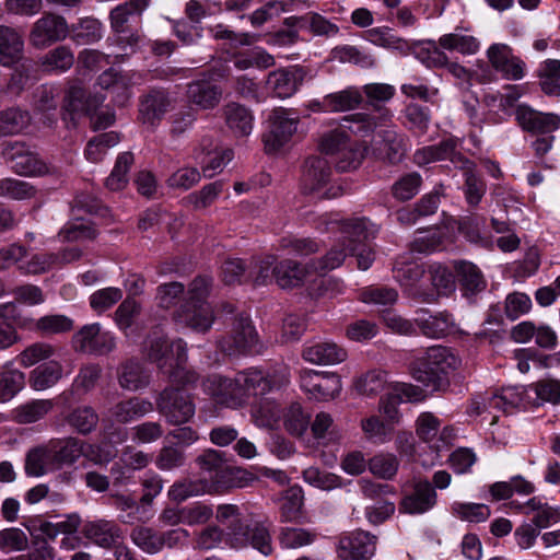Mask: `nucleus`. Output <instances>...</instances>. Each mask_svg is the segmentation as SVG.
Segmentation results:
<instances>
[{"instance_id": "obj_1", "label": "nucleus", "mask_w": 560, "mask_h": 560, "mask_svg": "<svg viewBox=\"0 0 560 560\" xmlns=\"http://www.w3.org/2000/svg\"><path fill=\"white\" fill-rule=\"evenodd\" d=\"M202 386L219 404L231 408L243 406L250 396L259 397L252 405V417L258 427L272 428L281 418L280 406L273 399L264 397L271 385L261 371L240 372L234 378L212 374L202 382Z\"/></svg>"}, {"instance_id": "obj_2", "label": "nucleus", "mask_w": 560, "mask_h": 560, "mask_svg": "<svg viewBox=\"0 0 560 560\" xmlns=\"http://www.w3.org/2000/svg\"><path fill=\"white\" fill-rule=\"evenodd\" d=\"M200 477L211 492L222 493L233 488H243L254 480L253 474L229 464L225 453L208 448L195 459Z\"/></svg>"}, {"instance_id": "obj_3", "label": "nucleus", "mask_w": 560, "mask_h": 560, "mask_svg": "<svg viewBox=\"0 0 560 560\" xmlns=\"http://www.w3.org/2000/svg\"><path fill=\"white\" fill-rule=\"evenodd\" d=\"M240 509L234 504H221L217 509L218 522L225 523L228 520H233L228 526L226 544L234 549L252 546L264 556L271 555L273 547L268 527L258 522L246 524L237 518Z\"/></svg>"}, {"instance_id": "obj_4", "label": "nucleus", "mask_w": 560, "mask_h": 560, "mask_svg": "<svg viewBox=\"0 0 560 560\" xmlns=\"http://www.w3.org/2000/svg\"><path fill=\"white\" fill-rule=\"evenodd\" d=\"M460 359L452 349L443 346L430 347L423 358L417 360L412 368L413 378L425 387L438 388L441 375L455 371L460 365Z\"/></svg>"}, {"instance_id": "obj_5", "label": "nucleus", "mask_w": 560, "mask_h": 560, "mask_svg": "<svg viewBox=\"0 0 560 560\" xmlns=\"http://www.w3.org/2000/svg\"><path fill=\"white\" fill-rule=\"evenodd\" d=\"M188 537L189 533L180 527L159 532L149 526H136L130 533L132 542L140 550L149 555L159 553L165 547L174 549L183 546Z\"/></svg>"}, {"instance_id": "obj_6", "label": "nucleus", "mask_w": 560, "mask_h": 560, "mask_svg": "<svg viewBox=\"0 0 560 560\" xmlns=\"http://www.w3.org/2000/svg\"><path fill=\"white\" fill-rule=\"evenodd\" d=\"M331 177L329 162L319 155L305 160L301 175L302 191L307 195H317L318 198H336L341 194L340 187H330L324 190Z\"/></svg>"}, {"instance_id": "obj_7", "label": "nucleus", "mask_w": 560, "mask_h": 560, "mask_svg": "<svg viewBox=\"0 0 560 560\" xmlns=\"http://www.w3.org/2000/svg\"><path fill=\"white\" fill-rule=\"evenodd\" d=\"M156 409L172 425L188 422L196 411L191 397L178 387H166L156 398Z\"/></svg>"}, {"instance_id": "obj_8", "label": "nucleus", "mask_w": 560, "mask_h": 560, "mask_svg": "<svg viewBox=\"0 0 560 560\" xmlns=\"http://www.w3.org/2000/svg\"><path fill=\"white\" fill-rule=\"evenodd\" d=\"M2 156L13 172L24 176H42L50 173V167L24 142H8Z\"/></svg>"}, {"instance_id": "obj_9", "label": "nucleus", "mask_w": 560, "mask_h": 560, "mask_svg": "<svg viewBox=\"0 0 560 560\" xmlns=\"http://www.w3.org/2000/svg\"><path fill=\"white\" fill-rule=\"evenodd\" d=\"M218 343L220 350L228 355L246 354L257 347L258 335L250 318L242 313L234 318L230 332Z\"/></svg>"}, {"instance_id": "obj_10", "label": "nucleus", "mask_w": 560, "mask_h": 560, "mask_svg": "<svg viewBox=\"0 0 560 560\" xmlns=\"http://www.w3.org/2000/svg\"><path fill=\"white\" fill-rule=\"evenodd\" d=\"M299 120V116L291 109H273L269 117L270 128L262 136L266 152H277L287 144L296 132Z\"/></svg>"}, {"instance_id": "obj_11", "label": "nucleus", "mask_w": 560, "mask_h": 560, "mask_svg": "<svg viewBox=\"0 0 560 560\" xmlns=\"http://www.w3.org/2000/svg\"><path fill=\"white\" fill-rule=\"evenodd\" d=\"M68 34L67 20L62 15L46 12L33 23L28 40L33 47L44 49L63 40Z\"/></svg>"}, {"instance_id": "obj_12", "label": "nucleus", "mask_w": 560, "mask_h": 560, "mask_svg": "<svg viewBox=\"0 0 560 560\" xmlns=\"http://www.w3.org/2000/svg\"><path fill=\"white\" fill-rule=\"evenodd\" d=\"M487 58L491 67L505 80L520 81L526 75V62L515 55L513 48L508 44H492L487 49Z\"/></svg>"}, {"instance_id": "obj_13", "label": "nucleus", "mask_w": 560, "mask_h": 560, "mask_svg": "<svg viewBox=\"0 0 560 560\" xmlns=\"http://www.w3.org/2000/svg\"><path fill=\"white\" fill-rule=\"evenodd\" d=\"M172 108L173 98L165 89H150L139 98L138 119L142 125L155 128Z\"/></svg>"}, {"instance_id": "obj_14", "label": "nucleus", "mask_w": 560, "mask_h": 560, "mask_svg": "<svg viewBox=\"0 0 560 560\" xmlns=\"http://www.w3.org/2000/svg\"><path fill=\"white\" fill-rule=\"evenodd\" d=\"M377 537L369 532L357 529L340 536L338 560H370L376 551Z\"/></svg>"}, {"instance_id": "obj_15", "label": "nucleus", "mask_w": 560, "mask_h": 560, "mask_svg": "<svg viewBox=\"0 0 560 560\" xmlns=\"http://www.w3.org/2000/svg\"><path fill=\"white\" fill-rule=\"evenodd\" d=\"M75 349L94 355H106L115 350V336L102 329L98 323L83 326L74 336Z\"/></svg>"}, {"instance_id": "obj_16", "label": "nucleus", "mask_w": 560, "mask_h": 560, "mask_svg": "<svg viewBox=\"0 0 560 560\" xmlns=\"http://www.w3.org/2000/svg\"><path fill=\"white\" fill-rule=\"evenodd\" d=\"M394 277L404 288L405 293L421 303H434L436 296L433 290L423 285L424 269L418 264H402L394 268Z\"/></svg>"}, {"instance_id": "obj_17", "label": "nucleus", "mask_w": 560, "mask_h": 560, "mask_svg": "<svg viewBox=\"0 0 560 560\" xmlns=\"http://www.w3.org/2000/svg\"><path fill=\"white\" fill-rule=\"evenodd\" d=\"M173 319L179 326L197 332H207L212 327L214 314L208 302L185 301L174 312Z\"/></svg>"}, {"instance_id": "obj_18", "label": "nucleus", "mask_w": 560, "mask_h": 560, "mask_svg": "<svg viewBox=\"0 0 560 560\" xmlns=\"http://www.w3.org/2000/svg\"><path fill=\"white\" fill-rule=\"evenodd\" d=\"M301 386L317 400L335 398L341 390V380L335 373L304 371L301 373Z\"/></svg>"}, {"instance_id": "obj_19", "label": "nucleus", "mask_w": 560, "mask_h": 560, "mask_svg": "<svg viewBox=\"0 0 560 560\" xmlns=\"http://www.w3.org/2000/svg\"><path fill=\"white\" fill-rule=\"evenodd\" d=\"M85 445L84 441L74 436L50 440L47 443L50 455V468L59 470L74 465L84 454Z\"/></svg>"}, {"instance_id": "obj_20", "label": "nucleus", "mask_w": 560, "mask_h": 560, "mask_svg": "<svg viewBox=\"0 0 560 560\" xmlns=\"http://www.w3.org/2000/svg\"><path fill=\"white\" fill-rule=\"evenodd\" d=\"M456 147L457 141L448 138L435 145H428L417 150L413 154V161L421 166L435 161L450 160L455 167L465 168L469 164V160L456 151Z\"/></svg>"}, {"instance_id": "obj_21", "label": "nucleus", "mask_w": 560, "mask_h": 560, "mask_svg": "<svg viewBox=\"0 0 560 560\" xmlns=\"http://www.w3.org/2000/svg\"><path fill=\"white\" fill-rule=\"evenodd\" d=\"M304 78L305 71L301 67L281 68L269 72L266 89L277 97L287 98L299 90Z\"/></svg>"}, {"instance_id": "obj_22", "label": "nucleus", "mask_w": 560, "mask_h": 560, "mask_svg": "<svg viewBox=\"0 0 560 560\" xmlns=\"http://www.w3.org/2000/svg\"><path fill=\"white\" fill-rule=\"evenodd\" d=\"M515 116L523 130L532 133H550L560 127V116L538 112L525 104L517 106Z\"/></svg>"}, {"instance_id": "obj_23", "label": "nucleus", "mask_w": 560, "mask_h": 560, "mask_svg": "<svg viewBox=\"0 0 560 560\" xmlns=\"http://www.w3.org/2000/svg\"><path fill=\"white\" fill-rule=\"evenodd\" d=\"M413 322L423 336L433 339L447 336L455 326L452 314L447 312L432 314L428 308H418L415 312Z\"/></svg>"}, {"instance_id": "obj_24", "label": "nucleus", "mask_w": 560, "mask_h": 560, "mask_svg": "<svg viewBox=\"0 0 560 560\" xmlns=\"http://www.w3.org/2000/svg\"><path fill=\"white\" fill-rule=\"evenodd\" d=\"M436 492L427 479L415 482L413 490L406 495L400 504V510L408 514H422L436 504Z\"/></svg>"}, {"instance_id": "obj_25", "label": "nucleus", "mask_w": 560, "mask_h": 560, "mask_svg": "<svg viewBox=\"0 0 560 560\" xmlns=\"http://www.w3.org/2000/svg\"><path fill=\"white\" fill-rule=\"evenodd\" d=\"M85 538L102 548H115L119 545L122 533L118 524L108 520H96L84 524Z\"/></svg>"}, {"instance_id": "obj_26", "label": "nucleus", "mask_w": 560, "mask_h": 560, "mask_svg": "<svg viewBox=\"0 0 560 560\" xmlns=\"http://www.w3.org/2000/svg\"><path fill=\"white\" fill-rule=\"evenodd\" d=\"M302 358L316 365L338 364L346 360L347 351L335 342L317 341L304 346Z\"/></svg>"}, {"instance_id": "obj_27", "label": "nucleus", "mask_w": 560, "mask_h": 560, "mask_svg": "<svg viewBox=\"0 0 560 560\" xmlns=\"http://www.w3.org/2000/svg\"><path fill=\"white\" fill-rule=\"evenodd\" d=\"M24 39L14 27L0 25V65L12 67L23 58Z\"/></svg>"}, {"instance_id": "obj_28", "label": "nucleus", "mask_w": 560, "mask_h": 560, "mask_svg": "<svg viewBox=\"0 0 560 560\" xmlns=\"http://www.w3.org/2000/svg\"><path fill=\"white\" fill-rule=\"evenodd\" d=\"M186 95L199 108L212 109L222 98V89L209 80H196L188 84Z\"/></svg>"}, {"instance_id": "obj_29", "label": "nucleus", "mask_w": 560, "mask_h": 560, "mask_svg": "<svg viewBox=\"0 0 560 560\" xmlns=\"http://www.w3.org/2000/svg\"><path fill=\"white\" fill-rule=\"evenodd\" d=\"M153 404L147 399L131 397L114 405L108 413L118 423H128L152 412Z\"/></svg>"}, {"instance_id": "obj_30", "label": "nucleus", "mask_w": 560, "mask_h": 560, "mask_svg": "<svg viewBox=\"0 0 560 560\" xmlns=\"http://www.w3.org/2000/svg\"><path fill=\"white\" fill-rule=\"evenodd\" d=\"M150 4V0H128L118 4L109 12L110 27L116 34L128 33L127 23L132 16H141Z\"/></svg>"}, {"instance_id": "obj_31", "label": "nucleus", "mask_w": 560, "mask_h": 560, "mask_svg": "<svg viewBox=\"0 0 560 560\" xmlns=\"http://www.w3.org/2000/svg\"><path fill=\"white\" fill-rule=\"evenodd\" d=\"M311 272L313 271L308 264L303 267L300 262L291 259L282 260L272 268L277 284L283 289L301 285L306 275Z\"/></svg>"}, {"instance_id": "obj_32", "label": "nucleus", "mask_w": 560, "mask_h": 560, "mask_svg": "<svg viewBox=\"0 0 560 560\" xmlns=\"http://www.w3.org/2000/svg\"><path fill=\"white\" fill-rule=\"evenodd\" d=\"M117 377L120 387L131 392L144 388L150 383V374L136 360H128L121 363L118 368Z\"/></svg>"}, {"instance_id": "obj_33", "label": "nucleus", "mask_w": 560, "mask_h": 560, "mask_svg": "<svg viewBox=\"0 0 560 560\" xmlns=\"http://www.w3.org/2000/svg\"><path fill=\"white\" fill-rule=\"evenodd\" d=\"M63 421L78 434L88 435L96 429L98 415L91 406H78L65 413Z\"/></svg>"}, {"instance_id": "obj_34", "label": "nucleus", "mask_w": 560, "mask_h": 560, "mask_svg": "<svg viewBox=\"0 0 560 560\" xmlns=\"http://www.w3.org/2000/svg\"><path fill=\"white\" fill-rule=\"evenodd\" d=\"M361 102L362 95L360 91L355 88H349L326 95L322 103H316L314 106H317L318 110L324 112H346L357 107Z\"/></svg>"}, {"instance_id": "obj_35", "label": "nucleus", "mask_w": 560, "mask_h": 560, "mask_svg": "<svg viewBox=\"0 0 560 560\" xmlns=\"http://www.w3.org/2000/svg\"><path fill=\"white\" fill-rule=\"evenodd\" d=\"M63 375L59 361L50 360L35 368L30 374V385L35 390H45L55 386Z\"/></svg>"}, {"instance_id": "obj_36", "label": "nucleus", "mask_w": 560, "mask_h": 560, "mask_svg": "<svg viewBox=\"0 0 560 560\" xmlns=\"http://www.w3.org/2000/svg\"><path fill=\"white\" fill-rule=\"evenodd\" d=\"M223 110L225 122L235 136L245 137L252 132L253 115L248 108L237 103H229Z\"/></svg>"}, {"instance_id": "obj_37", "label": "nucleus", "mask_w": 560, "mask_h": 560, "mask_svg": "<svg viewBox=\"0 0 560 560\" xmlns=\"http://www.w3.org/2000/svg\"><path fill=\"white\" fill-rule=\"evenodd\" d=\"M438 45L448 51H457L462 55H475L479 48V40L472 36L463 33L462 27H456L453 33L442 35Z\"/></svg>"}, {"instance_id": "obj_38", "label": "nucleus", "mask_w": 560, "mask_h": 560, "mask_svg": "<svg viewBox=\"0 0 560 560\" xmlns=\"http://www.w3.org/2000/svg\"><path fill=\"white\" fill-rule=\"evenodd\" d=\"M382 143L378 150V158L390 164L399 163L406 154V139L395 130H383L381 132Z\"/></svg>"}, {"instance_id": "obj_39", "label": "nucleus", "mask_w": 560, "mask_h": 560, "mask_svg": "<svg viewBox=\"0 0 560 560\" xmlns=\"http://www.w3.org/2000/svg\"><path fill=\"white\" fill-rule=\"evenodd\" d=\"M31 124V115L20 107L0 110V139L25 130Z\"/></svg>"}, {"instance_id": "obj_40", "label": "nucleus", "mask_w": 560, "mask_h": 560, "mask_svg": "<svg viewBox=\"0 0 560 560\" xmlns=\"http://www.w3.org/2000/svg\"><path fill=\"white\" fill-rule=\"evenodd\" d=\"M317 538L315 529L284 526L279 529L278 539L282 548L298 549L312 545Z\"/></svg>"}, {"instance_id": "obj_41", "label": "nucleus", "mask_w": 560, "mask_h": 560, "mask_svg": "<svg viewBox=\"0 0 560 560\" xmlns=\"http://www.w3.org/2000/svg\"><path fill=\"white\" fill-rule=\"evenodd\" d=\"M55 404L51 399H34L14 409V419L18 423L28 424L43 419L48 415Z\"/></svg>"}, {"instance_id": "obj_42", "label": "nucleus", "mask_w": 560, "mask_h": 560, "mask_svg": "<svg viewBox=\"0 0 560 560\" xmlns=\"http://www.w3.org/2000/svg\"><path fill=\"white\" fill-rule=\"evenodd\" d=\"M205 493L213 494L208 488L207 482L200 478H184L173 483L168 490V498L175 502H183L191 497L202 495Z\"/></svg>"}, {"instance_id": "obj_43", "label": "nucleus", "mask_w": 560, "mask_h": 560, "mask_svg": "<svg viewBox=\"0 0 560 560\" xmlns=\"http://www.w3.org/2000/svg\"><path fill=\"white\" fill-rule=\"evenodd\" d=\"M392 383L387 372L371 370L355 381L354 388L360 395L375 396L384 389L388 390Z\"/></svg>"}, {"instance_id": "obj_44", "label": "nucleus", "mask_w": 560, "mask_h": 560, "mask_svg": "<svg viewBox=\"0 0 560 560\" xmlns=\"http://www.w3.org/2000/svg\"><path fill=\"white\" fill-rule=\"evenodd\" d=\"M428 280L431 282L432 290L439 295H448L455 291L456 282L452 271L442 264H432L428 269Z\"/></svg>"}, {"instance_id": "obj_45", "label": "nucleus", "mask_w": 560, "mask_h": 560, "mask_svg": "<svg viewBox=\"0 0 560 560\" xmlns=\"http://www.w3.org/2000/svg\"><path fill=\"white\" fill-rule=\"evenodd\" d=\"M454 268L458 281L467 293H476L485 289V280L479 269L471 262L456 261Z\"/></svg>"}, {"instance_id": "obj_46", "label": "nucleus", "mask_w": 560, "mask_h": 560, "mask_svg": "<svg viewBox=\"0 0 560 560\" xmlns=\"http://www.w3.org/2000/svg\"><path fill=\"white\" fill-rule=\"evenodd\" d=\"M62 242L93 241L97 236L95 226L80 219L67 222L58 233Z\"/></svg>"}, {"instance_id": "obj_47", "label": "nucleus", "mask_w": 560, "mask_h": 560, "mask_svg": "<svg viewBox=\"0 0 560 560\" xmlns=\"http://www.w3.org/2000/svg\"><path fill=\"white\" fill-rule=\"evenodd\" d=\"M135 162L131 152H122L118 155L114 168L105 180V185L109 190H121L128 184V172Z\"/></svg>"}, {"instance_id": "obj_48", "label": "nucleus", "mask_w": 560, "mask_h": 560, "mask_svg": "<svg viewBox=\"0 0 560 560\" xmlns=\"http://www.w3.org/2000/svg\"><path fill=\"white\" fill-rule=\"evenodd\" d=\"M303 491L299 487H291L284 491L280 505V521L282 523L296 522L302 514Z\"/></svg>"}, {"instance_id": "obj_49", "label": "nucleus", "mask_w": 560, "mask_h": 560, "mask_svg": "<svg viewBox=\"0 0 560 560\" xmlns=\"http://www.w3.org/2000/svg\"><path fill=\"white\" fill-rule=\"evenodd\" d=\"M25 474L30 477H40L50 468V455L47 444L30 450L25 456Z\"/></svg>"}, {"instance_id": "obj_50", "label": "nucleus", "mask_w": 560, "mask_h": 560, "mask_svg": "<svg viewBox=\"0 0 560 560\" xmlns=\"http://www.w3.org/2000/svg\"><path fill=\"white\" fill-rule=\"evenodd\" d=\"M56 354L55 346L38 341L27 346L18 357L19 364L23 368H31L45 360H52Z\"/></svg>"}, {"instance_id": "obj_51", "label": "nucleus", "mask_w": 560, "mask_h": 560, "mask_svg": "<svg viewBox=\"0 0 560 560\" xmlns=\"http://www.w3.org/2000/svg\"><path fill=\"white\" fill-rule=\"evenodd\" d=\"M368 152V145L363 142H352L339 153L336 158V167L340 172L357 170L363 162Z\"/></svg>"}, {"instance_id": "obj_52", "label": "nucleus", "mask_w": 560, "mask_h": 560, "mask_svg": "<svg viewBox=\"0 0 560 560\" xmlns=\"http://www.w3.org/2000/svg\"><path fill=\"white\" fill-rule=\"evenodd\" d=\"M73 320L66 315H46L35 320L33 329L43 336L63 334L72 330Z\"/></svg>"}, {"instance_id": "obj_53", "label": "nucleus", "mask_w": 560, "mask_h": 560, "mask_svg": "<svg viewBox=\"0 0 560 560\" xmlns=\"http://www.w3.org/2000/svg\"><path fill=\"white\" fill-rule=\"evenodd\" d=\"M540 88L547 95H560V60L548 59L539 70Z\"/></svg>"}, {"instance_id": "obj_54", "label": "nucleus", "mask_w": 560, "mask_h": 560, "mask_svg": "<svg viewBox=\"0 0 560 560\" xmlns=\"http://www.w3.org/2000/svg\"><path fill=\"white\" fill-rule=\"evenodd\" d=\"M422 177L417 172H411L399 177L392 186V195L399 201L412 199L420 190Z\"/></svg>"}, {"instance_id": "obj_55", "label": "nucleus", "mask_w": 560, "mask_h": 560, "mask_svg": "<svg viewBox=\"0 0 560 560\" xmlns=\"http://www.w3.org/2000/svg\"><path fill=\"white\" fill-rule=\"evenodd\" d=\"M399 467V460L393 454H377L369 459L368 468L372 475L384 480H392Z\"/></svg>"}, {"instance_id": "obj_56", "label": "nucleus", "mask_w": 560, "mask_h": 560, "mask_svg": "<svg viewBox=\"0 0 560 560\" xmlns=\"http://www.w3.org/2000/svg\"><path fill=\"white\" fill-rule=\"evenodd\" d=\"M103 36V24L94 18L81 19L73 26V38L78 44H92L98 42Z\"/></svg>"}, {"instance_id": "obj_57", "label": "nucleus", "mask_w": 560, "mask_h": 560, "mask_svg": "<svg viewBox=\"0 0 560 560\" xmlns=\"http://www.w3.org/2000/svg\"><path fill=\"white\" fill-rule=\"evenodd\" d=\"M119 135L115 131L101 133L92 138L85 148V156L91 162H100L106 151L119 142Z\"/></svg>"}, {"instance_id": "obj_58", "label": "nucleus", "mask_w": 560, "mask_h": 560, "mask_svg": "<svg viewBox=\"0 0 560 560\" xmlns=\"http://www.w3.org/2000/svg\"><path fill=\"white\" fill-rule=\"evenodd\" d=\"M25 384V376L19 370L0 371V401L11 400Z\"/></svg>"}, {"instance_id": "obj_59", "label": "nucleus", "mask_w": 560, "mask_h": 560, "mask_svg": "<svg viewBox=\"0 0 560 560\" xmlns=\"http://www.w3.org/2000/svg\"><path fill=\"white\" fill-rule=\"evenodd\" d=\"M170 342L166 337L155 332L145 342V354L148 360L158 364L160 370L167 365L170 354Z\"/></svg>"}, {"instance_id": "obj_60", "label": "nucleus", "mask_w": 560, "mask_h": 560, "mask_svg": "<svg viewBox=\"0 0 560 560\" xmlns=\"http://www.w3.org/2000/svg\"><path fill=\"white\" fill-rule=\"evenodd\" d=\"M366 219H349L343 221L341 231L343 234V242H348L347 248L353 245L365 243L371 236Z\"/></svg>"}, {"instance_id": "obj_61", "label": "nucleus", "mask_w": 560, "mask_h": 560, "mask_svg": "<svg viewBox=\"0 0 560 560\" xmlns=\"http://www.w3.org/2000/svg\"><path fill=\"white\" fill-rule=\"evenodd\" d=\"M303 478L308 485L326 491L342 487L341 477L316 467L305 469Z\"/></svg>"}, {"instance_id": "obj_62", "label": "nucleus", "mask_w": 560, "mask_h": 560, "mask_svg": "<svg viewBox=\"0 0 560 560\" xmlns=\"http://www.w3.org/2000/svg\"><path fill=\"white\" fill-rule=\"evenodd\" d=\"M472 166L474 163L469 161V164L463 168L465 171L464 192L466 201L470 206H477L486 194V183L476 175Z\"/></svg>"}, {"instance_id": "obj_63", "label": "nucleus", "mask_w": 560, "mask_h": 560, "mask_svg": "<svg viewBox=\"0 0 560 560\" xmlns=\"http://www.w3.org/2000/svg\"><path fill=\"white\" fill-rule=\"evenodd\" d=\"M360 300L366 304L390 306L398 300V292L388 287H369L361 291Z\"/></svg>"}, {"instance_id": "obj_64", "label": "nucleus", "mask_w": 560, "mask_h": 560, "mask_svg": "<svg viewBox=\"0 0 560 560\" xmlns=\"http://www.w3.org/2000/svg\"><path fill=\"white\" fill-rule=\"evenodd\" d=\"M223 183L213 182L203 186L199 191L189 194L185 201L194 209H206L214 202V200L222 192Z\"/></svg>"}]
</instances>
